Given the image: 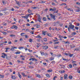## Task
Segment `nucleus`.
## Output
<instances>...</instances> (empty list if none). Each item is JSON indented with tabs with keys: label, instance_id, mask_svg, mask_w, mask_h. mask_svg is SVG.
I'll use <instances>...</instances> for the list:
<instances>
[{
	"label": "nucleus",
	"instance_id": "26",
	"mask_svg": "<svg viewBox=\"0 0 80 80\" xmlns=\"http://www.w3.org/2000/svg\"><path fill=\"white\" fill-rule=\"evenodd\" d=\"M69 68H72V64H70L69 65Z\"/></svg>",
	"mask_w": 80,
	"mask_h": 80
},
{
	"label": "nucleus",
	"instance_id": "6",
	"mask_svg": "<svg viewBox=\"0 0 80 80\" xmlns=\"http://www.w3.org/2000/svg\"><path fill=\"white\" fill-rule=\"evenodd\" d=\"M62 60H64V61H66V62H68V59H64L62 57Z\"/></svg>",
	"mask_w": 80,
	"mask_h": 80
},
{
	"label": "nucleus",
	"instance_id": "36",
	"mask_svg": "<svg viewBox=\"0 0 80 80\" xmlns=\"http://www.w3.org/2000/svg\"><path fill=\"white\" fill-rule=\"evenodd\" d=\"M2 2L4 5H5V1H2Z\"/></svg>",
	"mask_w": 80,
	"mask_h": 80
},
{
	"label": "nucleus",
	"instance_id": "45",
	"mask_svg": "<svg viewBox=\"0 0 80 80\" xmlns=\"http://www.w3.org/2000/svg\"><path fill=\"white\" fill-rule=\"evenodd\" d=\"M29 42H32V39H30L29 40Z\"/></svg>",
	"mask_w": 80,
	"mask_h": 80
},
{
	"label": "nucleus",
	"instance_id": "15",
	"mask_svg": "<svg viewBox=\"0 0 80 80\" xmlns=\"http://www.w3.org/2000/svg\"><path fill=\"white\" fill-rule=\"evenodd\" d=\"M68 10H69V11H72V12H73V10L72 9V8H68Z\"/></svg>",
	"mask_w": 80,
	"mask_h": 80
},
{
	"label": "nucleus",
	"instance_id": "1",
	"mask_svg": "<svg viewBox=\"0 0 80 80\" xmlns=\"http://www.w3.org/2000/svg\"><path fill=\"white\" fill-rule=\"evenodd\" d=\"M75 27V26L73 25H72V24H71L69 25V27L68 28V31L70 32V28L71 29H73V28H74Z\"/></svg>",
	"mask_w": 80,
	"mask_h": 80
},
{
	"label": "nucleus",
	"instance_id": "37",
	"mask_svg": "<svg viewBox=\"0 0 80 80\" xmlns=\"http://www.w3.org/2000/svg\"><path fill=\"white\" fill-rule=\"evenodd\" d=\"M30 33L31 34H32V35H33V34H34V33L33 32V31L30 32Z\"/></svg>",
	"mask_w": 80,
	"mask_h": 80
},
{
	"label": "nucleus",
	"instance_id": "43",
	"mask_svg": "<svg viewBox=\"0 0 80 80\" xmlns=\"http://www.w3.org/2000/svg\"><path fill=\"white\" fill-rule=\"evenodd\" d=\"M52 5L55 6V3L53 2H52Z\"/></svg>",
	"mask_w": 80,
	"mask_h": 80
},
{
	"label": "nucleus",
	"instance_id": "62",
	"mask_svg": "<svg viewBox=\"0 0 80 80\" xmlns=\"http://www.w3.org/2000/svg\"><path fill=\"white\" fill-rule=\"evenodd\" d=\"M1 57H2V58H5V57L3 55H2L1 56Z\"/></svg>",
	"mask_w": 80,
	"mask_h": 80
},
{
	"label": "nucleus",
	"instance_id": "29",
	"mask_svg": "<svg viewBox=\"0 0 80 80\" xmlns=\"http://www.w3.org/2000/svg\"><path fill=\"white\" fill-rule=\"evenodd\" d=\"M76 32H73V33H72V36H73V35H76Z\"/></svg>",
	"mask_w": 80,
	"mask_h": 80
},
{
	"label": "nucleus",
	"instance_id": "61",
	"mask_svg": "<svg viewBox=\"0 0 80 80\" xmlns=\"http://www.w3.org/2000/svg\"><path fill=\"white\" fill-rule=\"evenodd\" d=\"M48 54L47 53H45L44 54L45 56H47L48 55Z\"/></svg>",
	"mask_w": 80,
	"mask_h": 80
},
{
	"label": "nucleus",
	"instance_id": "59",
	"mask_svg": "<svg viewBox=\"0 0 80 80\" xmlns=\"http://www.w3.org/2000/svg\"><path fill=\"white\" fill-rule=\"evenodd\" d=\"M16 3L17 5H19V2L18 1H16Z\"/></svg>",
	"mask_w": 80,
	"mask_h": 80
},
{
	"label": "nucleus",
	"instance_id": "56",
	"mask_svg": "<svg viewBox=\"0 0 80 80\" xmlns=\"http://www.w3.org/2000/svg\"><path fill=\"white\" fill-rule=\"evenodd\" d=\"M58 46H57L56 47H54V48H56V49H57L58 48Z\"/></svg>",
	"mask_w": 80,
	"mask_h": 80
},
{
	"label": "nucleus",
	"instance_id": "4",
	"mask_svg": "<svg viewBox=\"0 0 80 80\" xmlns=\"http://www.w3.org/2000/svg\"><path fill=\"white\" fill-rule=\"evenodd\" d=\"M11 28H15V29H17V26L13 25L11 27Z\"/></svg>",
	"mask_w": 80,
	"mask_h": 80
},
{
	"label": "nucleus",
	"instance_id": "44",
	"mask_svg": "<svg viewBox=\"0 0 80 80\" xmlns=\"http://www.w3.org/2000/svg\"><path fill=\"white\" fill-rule=\"evenodd\" d=\"M37 28H40V25H38L36 26Z\"/></svg>",
	"mask_w": 80,
	"mask_h": 80
},
{
	"label": "nucleus",
	"instance_id": "22",
	"mask_svg": "<svg viewBox=\"0 0 80 80\" xmlns=\"http://www.w3.org/2000/svg\"><path fill=\"white\" fill-rule=\"evenodd\" d=\"M10 37H15V35L13 34H11L10 35Z\"/></svg>",
	"mask_w": 80,
	"mask_h": 80
},
{
	"label": "nucleus",
	"instance_id": "11",
	"mask_svg": "<svg viewBox=\"0 0 80 80\" xmlns=\"http://www.w3.org/2000/svg\"><path fill=\"white\" fill-rule=\"evenodd\" d=\"M46 17H47V18L49 20H51V19L49 18V17H50L49 15H47Z\"/></svg>",
	"mask_w": 80,
	"mask_h": 80
},
{
	"label": "nucleus",
	"instance_id": "28",
	"mask_svg": "<svg viewBox=\"0 0 80 80\" xmlns=\"http://www.w3.org/2000/svg\"><path fill=\"white\" fill-rule=\"evenodd\" d=\"M28 13H30L31 12H32V10H31L30 9H28Z\"/></svg>",
	"mask_w": 80,
	"mask_h": 80
},
{
	"label": "nucleus",
	"instance_id": "21",
	"mask_svg": "<svg viewBox=\"0 0 80 80\" xmlns=\"http://www.w3.org/2000/svg\"><path fill=\"white\" fill-rule=\"evenodd\" d=\"M80 8H79V9H77V10L76 11V12H80Z\"/></svg>",
	"mask_w": 80,
	"mask_h": 80
},
{
	"label": "nucleus",
	"instance_id": "35",
	"mask_svg": "<svg viewBox=\"0 0 80 80\" xmlns=\"http://www.w3.org/2000/svg\"><path fill=\"white\" fill-rule=\"evenodd\" d=\"M48 46H46L44 47V48H45L44 49H47L48 48Z\"/></svg>",
	"mask_w": 80,
	"mask_h": 80
},
{
	"label": "nucleus",
	"instance_id": "7",
	"mask_svg": "<svg viewBox=\"0 0 80 80\" xmlns=\"http://www.w3.org/2000/svg\"><path fill=\"white\" fill-rule=\"evenodd\" d=\"M24 31H25V32H29V30L28 29H23Z\"/></svg>",
	"mask_w": 80,
	"mask_h": 80
},
{
	"label": "nucleus",
	"instance_id": "63",
	"mask_svg": "<svg viewBox=\"0 0 80 80\" xmlns=\"http://www.w3.org/2000/svg\"><path fill=\"white\" fill-rule=\"evenodd\" d=\"M76 4L78 5H80V2H77Z\"/></svg>",
	"mask_w": 80,
	"mask_h": 80
},
{
	"label": "nucleus",
	"instance_id": "30",
	"mask_svg": "<svg viewBox=\"0 0 80 80\" xmlns=\"http://www.w3.org/2000/svg\"><path fill=\"white\" fill-rule=\"evenodd\" d=\"M20 52H19L17 51L16 52V54H20Z\"/></svg>",
	"mask_w": 80,
	"mask_h": 80
},
{
	"label": "nucleus",
	"instance_id": "40",
	"mask_svg": "<svg viewBox=\"0 0 80 80\" xmlns=\"http://www.w3.org/2000/svg\"><path fill=\"white\" fill-rule=\"evenodd\" d=\"M23 18H26V19H28V16H23Z\"/></svg>",
	"mask_w": 80,
	"mask_h": 80
},
{
	"label": "nucleus",
	"instance_id": "49",
	"mask_svg": "<svg viewBox=\"0 0 80 80\" xmlns=\"http://www.w3.org/2000/svg\"><path fill=\"white\" fill-rule=\"evenodd\" d=\"M75 29H76V30H78V27H77V26H76L75 27Z\"/></svg>",
	"mask_w": 80,
	"mask_h": 80
},
{
	"label": "nucleus",
	"instance_id": "31",
	"mask_svg": "<svg viewBox=\"0 0 80 80\" xmlns=\"http://www.w3.org/2000/svg\"><path fill=\"white\" fill-rule=\"evenodd\" d=\"M11 50H12V51H15V49H14L13 47H12L11 48Z\"/></svg>",
	"mask_w": 80,
	"mask_h": 80
},
{
	"label": "nucleus",
	"instance_id": "33",
	"mask_svg": "<svg viewBox=\"0 0 80 80\" xmlns=\"http://www.w3.org/2000/svg\"><path fill=\"white\" fill-rule=\"evenodd\" d=\"M47 35L49 37H52V35H51V34H50V33L48 34Z\"/></svg>",
	"mask_w": 80,
	"mask_h": 80
},
{
	"label": "nucleus",
	"instance_id": "55",
	"mask_svg": "<svg viewBox=\"0 0 80 80\" xmlns=\"http://www.w3.org/2000/svg\"><path fill=\"white\" fill-rule=\"evenodd\" d=\"M3 76L0 74V78H3Z\"/></svg>",
	"mask_w": 80,
	"mask_h": 80
},
{
	"label": "nucleus",
	"instance_id": "50",
	"mask_svg": "<svg viewBox=\"0 0 80 80\" xmlns=\"http://www.w3.org/2000/svg\"><path fill=\"white\" fill-rule=\"evenodd\" d=\"M21 74H22V76H23V77H24V76H25V73H21Z\"/></svg>",
	"mask_w": 80,
	"mask_h": 80
},
{
	"label": "nucleus",
	"instance_id": "38",
	"mask_svg": "<svg viewBox=\"0 0 80 80\" xmlns=\"http://www.w3.org/2000/svg\"><path fill=\"white\" fill-rule=\"evenodd\" d=\"M69 78L70 79H72V76H69Z\"/></svg>",
	"mask_w": 80,
	"mask_h": 80
},
{
	"label": "nucleus",
	"instance_id": "42",
	"mask_svg": "<svg viewBox=\"0 0 80 80\" xmlns=\"http://www.w3.org/2000/svg\"><path fill=\"white\" fill-rule=\"evenodd\" d=\"M28 67L29 68H33V67L30 66H29Z\"/></svg>",
	"mask_w": 80,
	"mask_h": 80
},
{
	"label": "nucleus",
	"instance_id": "18",
	"mask_svg": "<svg viewBox=\"0 0 80 80\" xmlns=\"http://www.w3.org/2000/svg\"><path fill=\"white\" fill-rule=\"evenodd\" d=\"M50 60H54V58L52 57L49 58Z\"/></svg>",
	"mask_w": 80,
	"mask_h": 80
},
{
	"label": "nucleus",
	"instance_id": "8",
	"mask_svg": "<svg viewBox=\"0 0 80 80\" xmlns=\"http://www.w3.org/2000/svg\"><path fill=\"white\" fill-rule=\"evenodd\" d=\"M6 58L7 60H10V58L9 56H7L6 57Z\"/></svg>",
	"mask_w": 80,
	"mask_h": 80
},
{
	"label": "nucleus",
	"instance_id": "41",
	"mask_svg": "<svg viewBox=\"0 0 80 80\" xmlns=\"http://www.w3.org/2000/svg\"><path fill=\"white\" fill-rule=\"evenodd\" d=\"M44 41H45V42H47V39L44 38Z\"/></svg>",
	"mask_w": 80,
	"mask_h": 80
},
{
	"label": "nucleus",
	"instance_id": "58",
	"mask_svg": "<svg viewBox=\"0 0 80 80\" xmlns=\"http://www.w3.org/2000/svg\"><path fill=\"white\" fill-rule=\"evenodd\" d=\"M58 12V10H57L56 12V11H55L54 12V13H57Z\"/></svg>",
	"mask_w": 80,
	"mask_h": 80
},
{
	"label": "nucleus",
	"instance_id": "9",
	"mask_svg": "<svg viewBox=\"0 0 80 80\" xmlns=\"http://www.w3.org/2000/svg\"><path fill=\"white\" fill-rule=\"evenodd\" d=\"M40 53L41 54V55H42V56H43V55H44V54H45V53H44V52H42V51H41L40 52Z\"/></svg>",
	"mask_w": 80,
	"mask_h": 80
},
{
	"label": "nucleus",
	"instance_id": "3",
	"mask_svg": "<svg viewBox=\"0 0 80 80\" xmlns=\"http://www.w3.org/2000/svg\"><path fill=\"white\" fill-rule=\"evenodd\" d=\"M35 76L37 77H38V78H42V76H40V75L36 74H35Z\"/></svg>",
	"mask_w": 80,
	"mask_h": 80
},
{
	"label": "nucleus",
	"instance_id": "47",
	"mask_svg": "<svg viewBox=\"0 0 80 80\" xmlns=\"http://www.w3.org/2000/svg\"><path fill=\"white\" fill-rule=\"evenodd\" d=\"M3 25L6 26L7 25V23H5V22H3Z\"/></svg>",
	"mask_w": 80,
	"mask_h": 80
},
{
	"label": "nucleus",
	"instance_id": "16",
	"mask_svg": "<svg viewBox=\"0 0 80 80\" xmlns=\"http://www.w3.org/2000/svg\"><path fill=\"white\" fill-rule=\"evenodd\" d=\"M46 76L47 77H48L49 78L50 77V75L48 74H46Z\"/></svg>",
	"mask_w": 80,
	"mask_h": 80
},
{
	"label": "nucleus",
	"instance_id": "46",
	"mask_svg": "<svg viewBox=\"0 0 80 80\" xmlns=\"http://www.w3.org/2000/svg\"><path fill=\"white\" fill-rule=\"evenodd\" d=\"M52 18H53L54 19V20H56V18H55V16H53V17H52Z\"/></svg>",
	"mask_w": 80,
	"mask_h": 80
},
{
	"label": "nucleus",
	"instance_id": "19",
	"mask_svg": "<svg viewBox=\"0 0 80 80\" xmlns=\"http://www.w3.org/2000/svg\"><path fill=\"white\" fill-rule=\"evenodd\" d=\"M43 20L45 22H46L47 21V19H46V18L45 17H44L43 18Z\"/></svg>",
	"mask_w": 80,
	"mask_h": 80
},
{
	"label": "nucleus",
	"instance_id": "14",
	"mask_svg": "<svg viewBox=\"0 0 80 80\" xmlns=\"http://www.w3.org/2000/svg\"><path fill=\"white\" fill-rule=\"evenodd\" d=\"M64 79H67V74H65L64 76Z\"/></svg>",
	"mask_w": 80,
	"mask_h": 80
},
{
	"label": "nucleus",
	"instance_id": "24",
	"mask_svg": "<svg viewBox=\"0 0 80 80\" xmlns=\"http://www.w3.org/2000/svg\"><path fill=\"white\" fill-rule=\"evenodd\" d=\"M36 38H42V37L39 35H38L36 37Z\"/></svg>",
	"mask_w": 80,
	"mask_h": 80
},
{
	"label": "nucleus",
	"instance_id": "5",
	"mask_svg": "<svg viewBox=\"0 0 80 80\" xmlns=\"http://www.w3.org/2000/svg\"><path fill=\"white\" fill-rule=\"evenodd\" d=\"M49 15L52 18H53V17H55V15H53V14H52V13H50L49 14Z\"/></svg>",
	"mask_w": 80,
	"mask_h": 80
},
{
	"label": "nucleus",
	"instance_id": "23",
	"mask_svg": "<svg viewBox=\"0 0 80 80\" xmlns=\"http://www.w3.org/2000/svg\"><path fill=\"white\" fill-rule=\"evenodd\" d=\"M70 47L71 48H74V47H75V46H72V45H70Z\"/></svg>",
	"mask_w": 80,
	"mask_h": 80
},
{
	"label": "nucleus",
	"instance_id": "34",
	"mask_svg": "<svg viewBox=\"0 0 80 80\" xmlns=\"http://www.w3.org/2000/svg\"><path fill=\"white\" fill-rule=\"evenodd\" d=\"M34 63L33 62H30L29 63V64L30 65H33Z\"/></svg>",
	"mask_w": 80,
	"mask_h": 80
},
{
	"label": "nucleus",
	"instance_id": "12",
	"mask_svg": "<svg viewBox=\"0 0 80 80\" xmlns=\"http://www.w3.org/2000/svg\"><path fill=\"white\" fill-rule=\"evenodd\" d=\"M25 33H22L21 34V36H22V37H23V36H25Z\"/></svg>",
	"mask_w": 80,
	"mask_h": 80
},
{
	"label": "nucleus",
	"instance_id": "32",
	"mask_svg": "<svg viewBox=\"0 0 80 80\" xmlns=\"http://www.w3.org/2000/svg\"><path fill=\"white\" fill-rule=\"evenodd\" d=\"M45 2H46V1H42L41 2V3H45Z\"/></svg>",
	"mask_w": 80,
	"mask_h": 80
},
{
	"label": "nucleus",
	"instance_id": "53",
	"mask_svg": "<svg viewBox=\"0 0 80 80\" xmlns=\"http://www.w3.org/2000/svg\"><path fill=\"white\" fill-rule=\"evenodd\" d=\"M25 37L26 38H28V36L27 35H25Z\"/></svg>",
	"mask_w": 80,
	"mask_h": 80
},
{
	"label": "nucleus",
	"instance_id": "20",
	"mask_svg": "<svg viewBox=\"0 0 80 80\" xmlns=\"http://www.w3.org/2000/svg\"><path fill=\"white\" fill-rule=\"evenodd\" d=\"M64 55H66V56H68L69 55V53L68 54L67 53H64Z\"/></svg>",
	"mask_w": 80,
	"mask_h": 80
},
{
	"label": "nucleus",
	"instance_id": "17",
	"mask_svg": "<svg viewBox=\"0 0 80 80\" xmlns=\"http://www.w3.org/2000/svg\"><path fill=\"white\" fill-rule=\"evenodd\" d=\"M73 55V54H71L70 53H69V56L70 57H72V56Z\"/></svg>",
	"mask_w": 80,
	"mask_h": 80
},
{
	"label": "nucleus",
	"instance_id": "13",
	"mask_svg": "<svg viewBox=\"0 0 80 80\" xmlns=\"http://www.w3.org/2000/svg\"><path fill=\"white\" fill-rule=\"evenodd\" d=\"M6 10H7V8H4L2 9V12H4V11H6Z\"/></svg>",
	"mask_w": 80,
	"mask_h": 80
},
{
	"label": "nucleus",
	"instance_id": "48",
	"mask_svg": "<svg viewBox=\"0 0 80 80\" xmlns=\"http://www.w3.org/2000/svg\"><path fill=\"white\" fill-rule=\"evenodd\" d=\"M38 20H41V19L40 18V15H39V17L38 18Z\"/></svg>",
	"mask_w": 80,
	"mask_h": 80
},
{
	"label": "nucleus",
	"instance_id": "54",
	"mask_svg": "<svg viewBox=\"0 0 80 80\" xmlns=\"http://www.w3.org/2000/svg\"><path fill=\"white\" fill-rule=\"evenodd\" d=\"M65 73V71L63 70V71H61V73Z\"/></svg>",
	"mask_w": 80,
	"mask_h": 80
},
{
	"label": "nucleus",
	"instance_id": "64",
	"mask_svg": "<svg viewBox=\"0 0 80 80\" xmlns=\"http://www.w3.org/2000/svg\"><path fill=\"white\" fill-rule=\"evenodd\" d=\"M57 76H55L54 77V78H53V80H55V79L56 78H57Z\"/></svg>",
	"mask_w": 80,
	"mask_h": 80
},
{
	"label": "nucleus",
	"instance_id": "27",
	"mask_svg": "<svg viewBox=\"0 0 80 80\" xmlns=\"http://www.w3.org/2000/svg\"><path fill=\"white\" fill-rule=\"evenodd\" d=\"M2 33L4 35H7V33L6 32H2Z\"/></svg>",
	"mask_w": 80,
	"mask_h": 80
},
{
	"label": "nucleus",
	"instance_id": "25",
	"mask_svg": "<svg viewBox=\"0 0 80 80\" xmlns=\"http://www.w3.org/2000/svg\"><path fill=\"white\" fill-rule=\"evenodd\" d=\"M2 54L3 55L4 57H7V55L5 53H2Z\"/></svg>",
	"mask_w": 80,
	"mask_h": 80
},
{
	"label": "nucleus",
	"instance_id": "10",
	"mask_svg": "<svg viewBox=\"0 0 80 80\" xmlns=\"http://www.w3.org/2000/svg\"><path fill=\"white\" fill-rule=\"evenodd\" d=\"M12 78L13 79V80H15L17 78L15 77V76H12Z\"/></svg>",
	"mask_w": 80,
	"mask_h": 80
},
{
	"label": "nucleus",
	"instance_id": "57",
	"mask_svg": "<svg viewBox=\"0 0 80 80\" xmlns=\"http://www.w3.org/2000/svg\"><path fill=\"white\" fill-rule=\"evenodd\" d=\"M59 25L60 27H62L63 26V24H59Z\"/></svg>",
	"mask_w": 80,
	"mask_h": 80
},
{
	"label": "nucleus",
	"instance_id": "39",
	"mask_svg": "<svg viewBox=\"0 0 80 80\" xmlns=\"http://www.w3.org/2000/svg\"><path fill=\"white\" fill-rule=\"evenodd\" d=\"M28 50L29 52H33V51L32 50H30V49H28Z\"/></svg>",
	"mask_w": 80,
	"mask_h": 80
},
{
	"label": "nucleus",
	"instance_id": "60",
	"mask_svg": "<svg viewBox=\"0 0 80 80\" xmlns=\"http://www.w3.org/2000/svg\"><path fill=\"white\" fill-rule=\"evenodd\" d=\"M52 63L53 64L55 63V61H52Z\"/></svg>",
	"mask_w": 80,
	"mask_h": 80
},
{
	"label": "nucleus",
	"instance_id": "52",
	"mask_svg": "<svg viewBox=\"0 0 80 80\" xmlns=\"http://www.w3.org/2000/svg\"><path fill=\"white\" fill-rule=\"evenodd\" d=\"M48 72H52V70H48Z\"/></svg>",
	"mask_w": 80,
	"mask_h": 80
},
{
	"label": "nucleus",
	"instance_id": "51",
	"mask_svg": "<svg viewBox=\"0 0 80 80\" xmlns=\"http://www.w3.org/2000/svg\"><path fill=\"white\" fill-rule=\"evenodd\" d=\"M18 76H19V78H20V79L22 78V76L21 75H18Z\"/></svg>",
	"mask_w": 80,
	"mask_h": 80
},
{
	"label": "nucleus",
	"instance_id": "2",
	"mask_svg": "<svg viewBox=\"0 0 80 80\" xmlns=\"http://www.w3.org/2000/svg\"><path fill=\"white\" fill-rule=\"evenodd\" d=\"M55 10H56V8H51L49 9V11L54 12Z\"/></svg>",
	"mask_w": 80,
	"mask_h": 80
}]
</instances>
